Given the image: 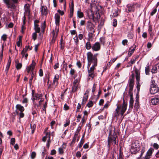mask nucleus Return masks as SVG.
Here are the masks:
<instances>
[{"instance_id": "20", "label": "nucleus", "mask_w": 159, "mask_h": 159, "mask_svg": "<svg viewBox=\"0 0 159 159\" xmlns=\"http://www.w3.org/2000/svg\"><path fill=\"white\" fill-rule=\"evenodd\" d=\"M88 98V95L86 94H84L82 102L81 103L82 105H84L86 102Z\"/></svg>"}, {"instance_id": "60", "label": "nucleus", "mask_w": 159, "mask_h": 159, "mask_svg": "<svg viewBox=\"0 0 159 159\" xmlns=\"http://www.w3.org/2000/svg\"><path fill=\"white\" fill-rule=\"evenodd\" d=\"M50 143H51L50 139H48L47 143V146L48 148H49V147L50 145Z\"/></svg>"}, {"instance_id": "16", "label": "nucleus", "mask_w": 159, "mask_h": 159, "mask_svg": "<svg viewBox=\"0 0 159 159\" xmlns=\"http://www.w3.org/2000/svg\"><path fill=\"white\" fill-rule=\"evenodd\" d=\"M59 78V75L56 74L55 75L54 79L52 84V85L54 84L55 85L56 84V85H55V87H56V86L57 85L58 83V80Z\"/></svg>"}, {"instance_id": "21", "label": "nucleus", "mask_w": 159, "mask_h": 159, "mask_svg": "<svg viewBox=\"0 0 159 159\" xmlns=\"http://www.w3.org/2000/svg\"><path fill=\"white\" fill-rule=\"evenodd\" d=\"M15 63L16 65V68L17 70L20 69L22 66V65L21 63L18 62V60L15 61Z\"/></svg>"}, {"instance_id": "38", "label": "nucleus", "mask_w": 159, "mask_h": 159, "mask_svg": "<svg viewBox=\"0 0 159 159\" xmlns=\"http://www.w3.org/2000/svg\"><path fill=\"white\" fill-rule=\"evenodd\" d=\"M93 105V102L91 101H90L87 104L86 106L88 107H91Z\"/></svg>"}, {"instance_id": "30", "label": "nucleus", "mask_w": 159, "mask_h": 159, "mask_svg": "<svg viewBox=\"0 0 159 159\" xmlns=\"http://www.w3.org/2000/svg\"><path fill=\"white\" fill-rule=\"evenodd\" d=\"M78 89V85H73L72 88V92H76Z\"/></svg>"}, {"instance_id": "18", "label": "nucleus", "mask_w": 159, "mask_h": 159, "mask_svg": "<svg viewBox=\"0 0 159 159\" xmlns=\"http://www.w3.org/2000/svg\"><path fill=\"white\" fill-rule=\"evenodd\" d=\"M41 11L42 15H46L48 12L47 7L45 6H42Z\"/></svg>"}, {"instance_id": "33", "label": "nucleus", "mask_w": 159, "mask_h": 159, "mask_svg": "<svg viewBox=\"0 0 159 159\" xmlns=\"http://www.w3.org/2000/svg\"><path fill=\"white\" fill-rule=\"evenodd\" d=\"M34 76V72H32V73L31 77L29 80V84L30 85H31L32 83V80Z\"/></svg>"}, {"instance_id": "48", "label": "nucleus", "mask_w": 159, "mask_h": 159, "mask_svg": "<svg viewBox=\"0 0 159 159\" xmlns=\"http://www.w3.org/2000/svg\"><path fill=\"white\" fill-rule=\"evenodd\" d=\"M81 154L80 151H78L76 153V156L77 157L79 158L81 156Z\"/></svg>"}, {"instance_id": "55", "label": "nucleus", "mask_w": 159, "mask_h": 159, "mask_svg": "<svg viewBox=\"0 0 159 159\" xmlns=\"http://www.w3.org/2000/svg\"><path fill=\"white\" fill-rule=\"evenodd\" d=\"M40 100L39 102V105H38V106H40L41 102L44 101V98H42V97L41 98H40Z\"/></svg>"}, {"instance_id": "10", "label": "nucleus", "mask_w": 159, "mask_h": 159, "mask_svg": "<svg viewBox=\"0 0 159 159\" xmlns=\"http://www.w3.org/2000/svg\"><path fill=\"white\" fill-rule=\"evenodd\" d=\"M93 63V65L90 68H89V67H88L87 66L89 76L91 77L92 79H93L95 76L94 70L95 69V67L97 66V64H96L95 66L94 65V63Z\"/></svg>"}, {"instance_id": "14", "label": "nucleus", "mask_w": 159, "mask_h": 159, "mask_svg": "<svg viewBox=\"0 0 159 159\" xmlns=\"http://www.w3.org/2000/svg\"><path fill=\"white\" fill-rule=\"evenodd\" d=\"M154 149L152 148H150L147 152L146 155L145 157V159H149L150 156L151 155L152 152Z\"/></svg>"}, {"instance_id": "36", "label": "nucleus", "mask_w": 159, "mask_h": 159, "mask_svg": "<svg viewBox=\"0 0 159 159\" xmlns=\"http://www.w3.org/2000/svg\"><path fill=\"white\" fill-rule=\"evenodd\" d=\"M113 17H116L117 16L118 14L117 13L118 11L116 10H113Z\"/></svg>"}, {"instance_id": "56", "label": "nucleus", "mask_w": 159, "mask_h": 159, "mask_svg": "<svg viewBox=\"0 0 159 159\" xmlns=\"http://www.w3.org/2000/svg\"><path fill=\"white\" fill-rule=\"evenodd\" d=\"M153 146L154 148L157 149H158L159 148V145L157 143H154Z\"/></svg>"}, {"instance_id": "58", "label": "nucleus", "mask_w": 159, "mask_h": 159, "mask_svg": "<svg viewBox=\"0 0 159 159\" xmlns=\"http://www.w3.org/2000/svg\"><path fill=\"white\" fill-rule=\"evenodd\" d=\"M96 84H94L93 85V88H92V92L93 93L94 92L95 90H96Z\"/></svg>"}, {"instance_id": "26", "label": "nucleus", "mask_w": 159, "mask_h": 159, "mask_svg": "<svg viewBox=\"0 0 159 159\" xmlns=\"http://www.w3.org/2000/svg\"><path fill=\"white\" fill-rule=\"evenodd\" d=\"M136 59H134L131 60L129 62L127 67H129L131 66L132 65L134 64L135 61Z\"/></svg>"}, {"instance_id": "57", "label": "nucleus", "mask_w": 159, "mask_h": 159, "mask_svg": "<svg viewBox=\"0 0 159 159\" xmlns=\"http://www.w3.org/2000/svg\"><path fill=\"white\" fill-rule=\"evenodd\" d=\"M39 74L40 76H42L43 75V71L42 69H40L39 71Z\"/></svg>"}, {"instance_id": "6", "label": "nucleus", "mask_w": 159, "mask_h": 159, "mask_svg": "<svg viewBox=\"0 0 159 159\" xmlns=\"http://www.w3.org/2000/svg\"><path fill=\"white\" fill-rule=\"evenodd\" d=\"M159 90V88L155 84V81L152 80L150 89V93L152 94H154L157 92Z\"/></svg>"}, {"instance_id": "42", "label": "nucleus", "mask_w": 159, "mask_h": 159, "mask_svg": "<svg viewBox=\"0 0 159 159\" xmlns=\"http://www.w3.org/2000/svg\"><path fill=\"white\" fill-rule=\"evenodd\" d=\"M36 33L37 32H36L34 33H33V34H32V38L34 40H35L36 39V37H37V34H36Z\"/></svg>"}, {"instance_id": "31", "label": "nucleus", "mask_w": 159, "mask_h": 159, "mask_svg": "<svg viewBox=\"0 0 159 159\" xmlns=\"http://www.w3.org/2000/svg\"><path fill=\"white\" fill-rule=\"evenodd\" d=\"M136 48V46L134 44L132 46H131V48L129 49V50L131 52H132L133 53L134 51L135 50Z\"/></svg>"}, {"instance_id": "64", "label": "nucleus", "mask_w": 159, "mask_h": 159, "mask_svg": "<svg viewBox=\"0 0 159 159\" xmlns=\"http://www.w3.org/2000/svg\"><path fill=\"white\" fill-rule=\"evenodd\" d=\"M117 159H123L122 155L120 152L119 156H118Z\"/></svg>"}, {"instance_id": "11", "label": "nucleus", "mask_w": 159, "mask_h": 159, "mask_svg": "<svg viewBox=\"0 0 159 159\" xmlns=\"http://www.w3.org/2000/svg\"><path fill=\"white\" fill-rule=\"evenodd\" d=\"M131 147L130 151L132 154H136L139 149V145H137L135 143H132L131 144Z\"/></svg>"}, {"instance_id": "22", "label": "nucleus", "mask_w": 159, "mask_h": 159, "mask_svg": "<svg viewBox=\"0 0 159 159\" xmlns=\"http://www.w3.org/2000/svg\"><path fill=\"white\" fill-rule=\"evenodd\" d=\"M43 95L42 94L36 93L35 94V100H38L43 97Z\"/></svg>"}, {"instance_id": "35", "label": "nucleus", "mask_w": 159, "mask_h": 159, "mask_svg": "<svg viewBox=\"0 0 159 159\" xmlns=\"http://www.w3.org/2000/svg\"><path fill=\"white\" fill-rule=\"evenodd\" d=\"M73 39L75 42V43L76 44H77L78 42H79V40L78 39V37L77 36V34H76L75 36L73 38Z\"/></svg>"}, {"instance_id": "29", "label": "nucleus", "mask_w": 159, "mask_h": 159, "mask_svg": "<svg viewBox=\"0 0 159 159\" xmlns=\"http://www.w3.org/2000/svg\"><path fill=\"white\" fill-rule=\"evenodd\" d=\"M148 32L151 36L153 35V32H152V28L151 26H149L148 28Z\"/></svg>"}, {"instance_id": "3", "label": "nucleus", "mask_w": 159, "mask_h": 159, "mask_svg": "<svg viewBox=\"0 0 159 159\" xmlns=\"http://www.w3.org/2000/svg\"><path fill=\"white\" fill-rule=\"evenodd\" d=\"M98 53L95 54L94 55L91 52H88L87 53V60L88 61V67H89L91 63H94V65L97 63V56Z\"/></svg>"}, {"instance_id": "7", "label": "nucleus", "mask_w": 159, "mask_h": 159, "mask_svg": "<svg viewBox=\"0 0 159 159\" xmlns=\"http://www.w3.org/2000/svg\"><path fill=\"white\" fill-rule=\"evenodd\" d=\"M134 75L132 74L131 78H130L129 79V89L128 92L129 95H133L132 91L134 84Z\"/></svg>"}, {"instance_id": "39", "label": "nucleus", "mask_w": 159, "mask_h": 159, "mask_svg": "<svg viewBox=\"0 0 159 159\" xmlns=\"http://www.w3.org/2000/svg\"><path fill=\"white\" fill-rule=\"evenodd\" d=\"M36 153L35 152H33L31 155V157L32 159H34L36 156Z\"/></svg>"}, {"instance_id": "51", "label": "nucleus", "mask_w": 159, "mask_h": 159, "mask_svg": "<svg viewBox=\"0 0 159 159\" xmlns=\"http://www.w3.org/2000/svg\"><path fill=\"white\" fill-rule=\"evenodd\" d=\"M84 140H82V139L80 141V143L78 145V147L80 148H81L82 147V145H83V143H84Z\"/></svg>"}, {"instance_id": "1", "label": "nucleus", "mask_w": 159, "mask_h": 159, "mask_svg": "<svg viewBox=\"0 0 159 159\" xmlns=\"http://www.w3.org/2000/svg\"><path fill=\"white\" fill-rule=\"evenodd\" d=\"M90 11L91 14L89 12L88 13L89 18L92 19L94 21L95 19H98L100 18L99 13L102 11V7L97 3V5L94 6L93 9L91 10Z\"/></svg>"}, {"instance_id": "47", "label": "nucleus", "mask_w": 159, "mask_h": 159, "mask_svg": "<svg viewBox=\"0 0 159 159\" xmlns=\"http://www.w3.org/2000/svg\"><path fill=\"white\" fill-rule=\"evenodd\" d=\"M59 66V64L58 63H56L53 66V67L54 69L56 70L58 68Z\"/></svg>"}, {"instance_id": "8", "label": "nucleus", "mask_w": 159, "mask_h": 159, "mask_svg": "<svg viewBox=\"0 0 159 159\" xmlns=\"http://www.w3.org/2000/svg\"><path fill=\"white\" fill-rule=\"evenodd\" d=\"M16 115L19 114L18 111H19L20 112L19 113V118H23L24 116V114L23 112L24 110V107L20 104H17L16 106Z\"/></svg>"}, {"instance_id": "46", "label": "nucleus", "mask_w": 159, "mask_h": 159, "mask_svg": "<svg viewBox=\"0 0 159 159\" xmlns=\"http://www.w3.org/2000/svg\"><path fill=\"white\" fill-rule=\"evenodd\" d=\"M32 97L31 98L32 100H33V103L35 105V95L34 96L33 93H32Z\"/></svg>"}, {"instance_id": "27", "label": "nucleus", "mask_w": 159, "mask_h": 159, "mask_svg": "<svg viewBox=\"0 0 159 159\" xmlns=\"http://www.w3.org/2000/svg\"><path fill=\"white\" fill-rule=\"evenodd\" d=\"M35 66V63L34 61V60H33L31 65L29 66H30V67L32 68V71L34 69Z\"/></svg>"}, {"instance_id": "25", "label": "nucleus", "mask_w": 159, "mask_h": 159, "mask_svg": "<svg viewBox=\"0 0 159 159\" xmlns=\"http://www.w3.org/2000/svg\"><path fill=\"white\" fill-rule=\"evenodd\" d=\"M85 47L87 49H90L91 48H92V46H91V43L89 42H87L86 44Z\"/></svg>"}, {"instance_id": "61", "label": "nucleus", "mask_w": 159, "mask_h": 159, "mask_svg": "<svg viewBox=\"0 0 159 159\" xmlns=\"http://www.w3.org/2000/svg\"><path fill=\"white\" fill-rule=\"evenodd\" d=\"M157 11V10L156 8L154 9L151 13V16H153L156 13Z\"/></svg>"}, {"instance_id": "62", "label": "nucleus", "mask_w": 159, "mask_h": 159, "mask_svg": "<svg viewBox=\"0 0 159 159\" xmlns=\"http://www.w3.org/2000/svg\"><path fill=\"white\" fill-rule=\"evenodd\" d=\"M134 5L135 9L136 8H139L140 7V4L139 3L134 4Z\"/></svg>"}, {"instance_id": "24", "label": "nucleus", "mask_w": 159, "mask_h": 159, "mask_svg": "<svg viewBox=\"0 0 159 159\" xmlns=\"http://www.w3.org/2000/svg\"><path fill=\"white\" fill-rule=\"evenodd\" d=\"M77 15L78 17L80 18H81L84 16V15L80 10H79L77 11Z\"/></svg>"}, {"instance_id": "44", "label": "nucleus", "mask_w": 159, "mask_h": 159, "mask_svg": "<svg viewBox=\"0 0 159 159\" xmlns=\"http://www.w3.org/2000/svg\"><path fill=\"white\" fill-rule=\"evenodd\" d=\"M2 39L4 41H5L7 38V35L5 34H3L2 36Z\"/></svg>"}, {"instance_id": "2", "label": "nucleus", "mask_w": 159, "mask_h": 159, "mask_svg": "<svg viewBox=\"0 0 159 159\" xmlns=\"http://www.w3.org/2000/svg\"><path fill=\"white\" fill-rule=\"evenodd\" d=\"M117 138L116 133L115 132V129L113 131L110 130L109 132V135L107 140V147L109 149L111 145L114 146L117 145L118 141L117 142Z\"/></svg>"}, {"instance_id": "5", "label": "nucleus", "mask_w": 159, "mask_h": 159, "mask_svg": "<svg viewBox=\"0 0 159 159\" xmlns=\"http://www.w3.org/2000/svg\"><path fill=\"white\" fill-rule=\"evenodd\" d=\"M94 25L91 22L88 21L87 23V29L89 32L88 34L89 37H92V35L94 33Z\"/></svg>"}, {"instance_id": "17", "label": "nucleus", "mask_w": 159, "mask_h": 159, "mask_svg": "<svg viewBox=\"0 0 159 159\" xmlns=\"http://www.w3.org/2000/svg\"><path fill=\"white\" fill-rule=\"evenodd\" d=\"M127 8L128 9L129 12L134 11L135 10L134 5V4H128L127 5Z\"/></svg>"}, {"instance_id": "49", "label": "nucleus", "mask_w": 159, "mask_h": 159, "mask_svg": "<svg viewBox=\"0 0 159 159\" xmlns=\"http://www.w3.org/2000/svg\"><path fill=\"white\" fill-rule=\"evenodd\" d=\"M75 70L71 68L70 69V74L71 75H73L74 74L75 72Z\"/></svg>"}, {"instance_id": "15", "label": "nucleus", "mask_w": 159, "mask_h": 159, "mask_svg": "<svg viewBox=\"0 0 159 159\" xmlns=\"http://www.w3.org/2000/svg\"><path fill=\"white\" fill-rule=\"evenodd\" d=\"M60 15L57 13H56L55 14V22L56 25H59V22L60 20Z\"/></svg>"}, {"instance_id": "40", "label": "nucleus", "mask_w": 159, "mask_h": 159, "mask_svg": "<svg viewBox=\"0 0 159 159\" xmlns=\"http://www.w3.org/2000/svg\"><path fill=\"white\" fill-rule=\"evenodd\" d=\"M113 25L114 27H116L117 25V21L116 19H114L113 20Z\"/></svg>"}, {"instance_id": "50", "label": "nucleus", "mask_w": 159, "mask_h": 159, "mask_svg": "<svg viewBox=\"0 0 159 159\" xmlns=\"http://www.w3.org/2000/svg\"><path fill=\"white\" fill-rule=\"evenodd\" d=\"M135 74L136 75L135 77H137L139 76H140V73L138 70H136L135 71Z\"/></svg>"}, {"instance_id": "9", "label": "nucleus", "mask_w": 159, "mask_h": 159, "mask_svg": "<svg viewBox=\"0 0 159 159\" xmlns=\"http://www.w3.org/2000/svg\"><path fill=\"white\" fill-rule=\"evenodd\" d=\"M11 0L13 2H11L10 0H3V1L7 6L8 8H13L15 7L14 4L17 3L18 0Z\"/></svg>"}, {"instance_id": "59", "label": "nucleus", "mask_w": 159, "mask_h": 159, "mask_svg": "<svg viewBox=\"0 0 159 159\" xmlns=\"http://www.w3.org/2000/svg\"><path fill=\"white\" fill-rule=\"evenodd\" d=\"M47 102H46L45 104L43 105V111H45L46 110V108L47 107Z\"/></svg>"}, {"instance_id": "23", "label": "nucleus", "mask_w": 159, "mask_h": 159, "mask_svg": "<svg viewBox=\"0 0 159 159\" xmlns=\"http://www.w3.org/2000/svg\"><path fill=\"white\" fill-rule=\"evenodd\" d=\"M34 30L37 33H39L40 31V29L39 27V25L37 24H34Z\"/></svg>"}, {"instance_id": "4", "label": "nucleus", "mask_w": 159, "mask_h": 159, "mask_svg": "<svg viewBox=\"0 0 159 159\" xmlns=\"http://www.w3.org/2000/svg\"><path fill=\"white\" fill-rule=\"evenodd\" d=\"M127 107V104L124 102L123 105L121 107L120 106H117L115 110V116L117 117L119 116L120 114L119 111L120 109H121L120 114L121 116H123L126 110Z\"/></svg>"}, {"instance_id": "19", "label": "nucleus", "mask_w": 159, "mask_h": 159, "mask_svg": "<svg viewBox=\"0 0 159 159\" xmlns=\"http://www.w3.org/2000/svg\"><path fill=\"white\" fill-rule=\"evenodd\" d=\"M130 97L129 101V107L132 108L133 107V103L134 100L133 99V95H129Z\"/></svg>"}, {"instance_id": "41", "label": "nucleus", "mask_w": 159, "mask_h": 159, "mask_svg": "<svg viewBox=\"0 0 159 159\" xmlns=\"http://www.w3.org/2000/svg\"><path fill=\"white\" fill-rule=\"evenodd\" d=\"M70 9H71V11L72 12L73 10H74V3L73 1H72L71 5L70 6Z\"/></svg>"}, {"instance_id": "12", "label": "nucleus", "mask_w": 159, "mask_h": 159, "mask_svg": "<svg viewBox=\"0 0 159 159\" xmlns=\"http://www.w3.org/2000/svg\"><path fill=\"white\" fill-rule=\"evenodd\" d=\"M101 48L100 43L98 42H96L92 46V49L94 51H99Z\"/></svg>"}, {"instance_id": "32", "label": "nucleus", "mask_w": 159, "mask_h": 159, "mask_svg": "<svg viewBox=\"0 0 159 159\" xmlns=\"http://www.w3.org/2000/svg\"><path fill=\"white\" fill-rule=\"evenodd\" d=\"M145 71L146 75H149V72L150 71L149 67V66H147L146 67H145Z\"/></svg>"}, {"instance_id": "45", "label": "nucleus", "mask_w": 159, "mask_h": 159, "mask_svg": "<svg viewBox=\"0 0 159 159\" xmlns=\"http://www.w3.org/2000/svg\"><path fill=\"white\" fill-rule=\"evenodd\" d=\"M46 25V24H45V21H44L43 24L42 25V27H41L42 29L43 30V32H44V30L45 28Z\"/></svg>"}, {"instance_id": "43", "label": "nucleus", "mask_w": 159, "mask_h": 159, "mask_svg": "<svg viewBox=\"0 0 159 159\" xmlns=\"http://www.w3.org/2000/svg\"><path fill=\"white\" fill-rule=\"evenodd\" d=\"M15 142V139L14 138H12L11 139V144L13 145Z\"/></svg>"}, {"instance_id": "34", "label": "nucleus", "mask_w": 159, "mask_h": 159, "mask_svg": "<svg viewBox=\"0 0 159 159\" xmlns=\"http://www.w3.org/2000/svg\"><path fill=\"white\" fill-rule=\"evenodd\" d=\"M157 66H154L152 70V72L153 73H155L157 72Z\"/></svg>"}, {"instance_id": "37", "label": "nucleus", "mask_w": 159, "mask_h": 159, "mask_svg": "<svg viewBox=\"0 0 159 159\" xmlns=\"http://www.w3.org/2000/svg\"><path fill=\"white\" fill-rule=\"evenodd\" d=\"M22 36H20L19 37V40L17 43V45L18 47H19L20 46V43L21 41Z\"/></svg>"}, {"instance_id": "63", "label": "nucleus", "mask_w": 159, "mask_h": 159, "mask_svg": "<svg viewBox=\"0 0 159 159\" xmlns=\"http://www.w3.org/2000/svg\"><path fill=\"white\" fill-rule=\"evenodd\" d=\"M128 37L129 38L132 39L133 37V35L132 33H129L128 35Z\"/></svg>"}, {"instance_id": "13", "label": "nucleus", "mask_w": 159, "mask_h": 159, "mask_svg": "<svg viewBox=\"0 0 159 159\" xmlns=\"http://www.w3.org/2000/svg\"><path fill=\"white\" fill-rule=\"evenodd\" d=\"M151 104L154 105H157L159 102V98L154 97L152 98L151 99Z\"/></svg>"}, {"instance_id": "54", "label": "nucleus", "mask_w": 159, "mask_h": 159, "mask_svg": "<svg viewBox=\"0 0 159 159\" xmlns=\"http://www.w3.org/2000/svg\"><path fill=\"white\" fill-rule=\"evenodd\" d=\"M58 152L60 154H62L63 153V149L62 148H59L58 149Z\"/></svg>"}, {"instance_id": "52", "label": "nucleus", "mask_w": 159, "mask_h": 159, "mask_svg": "<svg viewBox=\"0 0 159 159\" xmlns=\"http://www.w3.org/2000/svg\"><path fill=\"white\" fill-rule=\"evenodd\" d=\"M81 107V104L80 103H79L77 107L76 112L79 111V110L80 108Z\"/></svg>"}, {"instance_id": "53", "label": "nucleus", "mask_w": 159, "mask_h": 159, "mask_svg": "<svg viewBox=\"0 0 159 159\" xmlns=\"http://www.w3.org/2000/svg\"><path fill=\"white\" fill-rule=\"evenodd\" d=\"M128 43V40L127 39H125L122 41V44L123 45H125V44H126Z\"/></svg>"}, {"instance_id": "28", "label": "nucleus", "mask_w": 159, "mask_h": 159, "mask_svg": "<svg viewBox=\"0 0 159 159\" xmlns=\"http://www.w3.org/2000/svg\"><path fill=\"white\" fill-rule=\"evenodd\" d=\"M96 3L97 2L95 0H92V3L90 4L91 9H93L94 6L97 5V4H96Z\"/></svg>"}]
</instances>
